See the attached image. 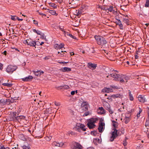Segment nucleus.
<instances>
[{"mask_svg":"<svg viewBox=\"0 0 149 149\" xmlns=\"http://www.w3.org/2000/svg\"><path fill=\"white\" fill-rule=\"evenodd\" d=\"M95 38L99 45L103 46L107 43V41L105 39L101 36L96 35L95 36Z\"/></svg>","mask_w":149,"mask_h":149,"instance_id":"obj_1","label":"nucleus"},{"mask_svg":"<svg viewBox=\"0 0 149 149\" xmlns=\"http://www.w3.org/2000/svg\"><path fill=\"white\" fill-rule=\"evenodd\" d=\"M98 120V119L96 118H91L88 122L87 125L88 127L90 129H93L95 127V124Z\"/></svg>","mask_w":149,"mask_h":149,"instance_id":"obj_2","label":"nucleus"},{"mask_svg":"<svg viewBox=\"0 0 149 149\" xmlns=\"http://www.w3.org/2000/svg\"><path fill=\"white\" fill-rule=\"evenodd\" d=\"M17 69V67L12 65H8L6 69V72L9 74H12Z\"/></svg>","mask_w":149,"mask_h":149,"instance_id":"obj_3","label":"nucleus"},{"mask_svg":"<svg viewBox=\"0 0 149 149\" xmlns=\"http://www.w3.org/2000/svg\"><path fill=\"white\" fill-rule=\"evenodd\" d=\"M117 130L116 129H114L113 131L111 132L110 137V141L112 142L118 136Z\"/></svg>","mask_w":149,"mask_h":149,"instance_id":"obj_4","label":"nucleus"},{"mask_svg":"<svg viewBox=\"0 0 149 149\" xmlns=\"http://www.w3.org/2000/svg\"><path fill=\"white\" fill-rule=\"evenodd\" d=\"M89 104L87 102H84L81 104V108L84 111H86L88 110Z\"/></svg>","mask_w":149,"mask_h":149,"instance_id":"obj_5","label":"nucleus"},{"mask_svg":"<svg viewBox=\"0 0 149 149\" xmlns=\"http://www.w3.org/2000/svg\"><path fill=\"white\" fill-rule=\"evenodd\" d=\"M82 146L79 143L74 142L72 149H82Z\"/></svg>","mask_w":149,"mask_h":149,"instance_id":"obj_6","label":"nucleus"},{"mask_svg":"<svg viewBox=\"0 0 149 149\" xmlns=\"http://www.w3.org/2000/svg\"><path fill=\"white\" fill-rule=\"evenodd\" d=\"M25 43H26L28 45L31 46L35 47L36 45V42L35 41L28 40L25 41Z\"/></svg>","mask_w":149,"mask_h":149,"instance_id":"obj_7","label":"nucleus"},{"mask_svg":"<svg viewBox=\"0 0 149 149\" xmlns=\"http://www.w3.org/2000/svg\"><path fill=\"white\" fill-rule=\"evenodd\" d=\"M110 76L114 78L113 80L117 81L118 80V78H120V75L116 73H113L111 74H110Z\"/></svg>","mask_w":149,"mask_h":149,"instance_id":"obj_8","label":"nucleus"},{"mask_svg":"<svg viewBox=\"0 0 149 149\" xmlns=\"http://www.w3.org/2000/svg\"><path fill=\"white\" fill-rule=\"evenodd\" d=\"M16 112H11L9 115L10 119L11 120H17V116H16Z\"/></svg>","mask_w":149,"mask_h":149,"instance_id":"obj_9","label":"nucleus"},{"mask_svg":"<svg viewBox=\"0 0 149 149\" xmlns=\"http://www.w3.org/2000/svg\"><path fill=\"white\" fill-rule=\"evenodd\" d=\"M104 123H103L102 121L100 120L98 128L99 131L100 132H102L103 131V127L104 126Z\"/></svg>","mask_w":149,"mask_h":149,"instance_id":"obj_10","label":"nucleus"},{"mask_svg":"<svg viewBox=\"0 0 149 149\" xmlns=\"http://www.w3.org/2000/svg\"><path fill=\"white\" fill-rule=\"evenodd\" d=\"M88 67L91 70L95 69L97 66V64L95 63H93L91 62H89L87 63Z\"/></svg>","mask_w":149,"mask_h":149,"instance_id":"obj_11","label":"nucleus"},{"mask_svg":"<svg viewBox=\"0 0 149 149\" xmlns=\"http://www.w3.org/2000/svg\"><path fill=\"white\" fill-rule=\"evenodd\" d=\"M130 113H128L126 114L125 116L124 120V122L127 124L128 123L130 120Z\"/></svg>","mask_w":149,"mask_h":149,"instance_id":"obj_12","label":"nucleus"},{"mask_svg":"<svg viewBox=\"0 0 149 149\" xmlns=\"http://www.w3.org/2000/svg\"><path fill=\"white\" fill-rule=\"evenodd\" d=\"M52 145L56 146H58L60 147H62L65 144L64 143L61 142L60 143H58L57 142L54 141L52 143Z\"/></svg>","mask_w":149,"mask_h":149,"instance_id":"obj_13","label":"nucleus"},{"mask_svg":"<svg viewBox=\"0 0 149 149\" xmlns=\"http://www.w3.org/2000/svg\"><path fill=\"white\" fill-rule=\"evenodd\" d=\"M33 78L32 76L29 75L28 77L22 78V80L24 81H31Z\"/></svg>","mask_w":149,"mask_h":149,"instance_id":"obj_14","label":"nucleus"},{"mask_svg":"<svg viewBox=\"0 0 149 149\" xmlns=\"http://www.w3.org/2000/svg\"><path fill=\"white\" fill-rule=\"evenodd\" d=\"M98 113L100 114H102L105 113V110L102 107H99L97 110Z\"/></svg>","mask_w":149,"mask_h":149,"instance_id":"obj_15","label":"nucleus"},{"mask_svg":"<svg viewBox=\"0 0 149 149\" xmlns=\"http://www.w3.org/2000/svg\"><path fill=\"white\" fill-rule=\"evenodd\" d=\"M64 46V44L62 43H61L60 44H55L54 45V47L57 49H60L63 48Z\"/></svg>","mask_w":149,"mask_h":149,"instance_id":"obj_16","label":"nucleus"},{"mask_svg":"<svg viewBox=\"0 0 149 149\" xmlns=\"http://www.w3.org/2000/svg\"><path fill=\"white\" fill-rule=\"evenodd\" d=\"M113 89L109 88H105L102 89V91L107 93H110L113 92Z\"/></svg>","mask_w":149,"mask_h":149,"instance_id":"obj_17","label":"nucleus"},{"mask_svg":"<svg viewBox=\"0 0 149 149\" xmlns=\"http://www.w3.org/2000/svg\"><path fill=\"white\" fill-rule=\"evenodd\" d=\"M123 22L129 25L128 23L129 22V20L128 19L127 15L126 16H123Z\"/></svg>","mask_w":149,"mask_h":149,"instance_id":"obj_18","label":"nucleus"},{"mask_svg":"<svg viewBox=\"0 0 149 149\" xmlns=\"http://www.w3.org/2000/svg\"><path fill=\"white\" fill-rule=\"evenodd\" d=\"M77 126L79 127L81 130L83 131H86V128H85V125L83 124H77Z\"/></svg>","mask_w":149,"mask_h":149,"instance_id":"obj_19","label":"nucleus"},{"mask_svg":"<svg viewBox=\"0 0 149 149\" xmlns=\"http://www.w3.org/2000/svg\"><path fill=\"white\" fill-rule=\"evenodd\" d=\"M147 101V100L145 98V96L143 95H140V102L144 103Z\"/></svg>","mask_w":149,"mask_h":149,"instance_id":"obj_20","label":"nucleus"},{"mask_svg":"<svg viewBox=\"0 0 149 149\" xmlns=\"http://www.w3.org/2000/svg\"><path fill=\"white\" fill-rule=\"evenodd\" d=\"M122 97L123 95L119 94H116L115 95H112V97L114 98L118 97L121 98H122Z\"/></svg>","mask_w":149,"mask_h":149,"instance_id":"obj_21","label":"nucleus"},{"mask_svg":"<svg viewBox=\"0 0 149 149\" xmlns=\"http://www.w3.org/2000/svg\"><path fill=\"white\" fill-rule=\"evenodd\" d=\"M71 70L70 68L66 67H64L62 70V71L63 72H68L71 71Z\"/></svg>","mask_w":149,"mask_h":149,"instance_id":"obj_22","label":"nucleus"},{"mask_svg":"<svg viewBox=\"0 0 149 149\" xmlns=\"http://www.w3.org/2000/svg\"><path fill=\"white\" fill-rule=\"evenodd\" d=\"M104 106L106 109L110 107L109 104L107 102H104Z\"/></svg>","mask_w":149,"mask_h":149,"instance_id":"obj_23","label":"nucleus"},{"mask_svg":"<svg viewBox=\"0 0 149 149\" xmlns=\"http://www.w3.org/2000/svg\"><path fill=\"white\" fill-rule=\"evenodd\" d=\"M129 91V96L130 100L131 101H132L133 100L134 98L132 95L131 93V91L130 90L128 91Z\"/></svg>","mask_w":149,"mask_h":149,"instance_id":"obj_24","label":"nucleus"},{"mask_svg":"<svg viewBox=\"0 0 149 149\" xmlns=\"http://www.w3.org/2000/svg\"><path fill=\"white\" fill-rule=\"evenodd\" d=\"M140 53V52L138 50L136 51V53L135 54V59H137L139 58V53Z\"/></svg>","mask_w":149,"mask_h":149,"instance_id":"obj_25","label":"nucleus"},{"mask_svg":"<svg viewBox=\"0 0 149 149\" xmlns=\"http://www.w3.org/2000/svg\"><path fill=\"white\" fill-rule=\"evenodd\" d=\"M17 120H18L19 119H23L24 120L25 119V117L24 116H17Z\"/></svg>","mask_w":149,"mask_h":149,"instance_id":"obj_26","label":"nucleus"},{"mask_svg":"<svg viewBox=\"0 0 149 149\" xmlns=\"http://www.w3.org/2000/svg\"><path fill=\"white\" fill-rule=\"evenodd\" d=\"M33 73L34 74L37 76H40V74L39 73V72H40V70H37V71L36 70H33Z\"/></svg>","mask_w":149,"mask_h":149,"instance_id":"obj_27","label":"nucleus"},{"mask_svg":"<svg viewBox=\"0 0 149 149\" xmlns=\"http://www.w3.org/2000/svg\"><path fill=\"white\" fill-rule=\"evenodd\" d=\"M145 125L147 128L148 129V127H149V118H147Z\"/></svg>","mask_w":149,"mask_h":149,"instance_id":"obj_28","label":"nucleus"},{"mask_svg":"<svg viewBox=\"0 0 149 149\" xmlns=\"http://www.w3.org/2000/svg\"><path fill=\"white\" fill-rule=\"evenodd\" d=\"M49 12L52 15H56V16L58 15L57 14H56V11L54 10H49Z\"/></svg>","mask_w":149,"mask_h":149,"instance_id":"obj_29","label":"nucleus"},{"mask_svg":"<svg viewBox=\"0 0 149 149\" xmlns=\"http://www.w3.org/2000/svg\"><path fill=\"white\" fill-rule=\"evenodd\" d=\"M2 85L4 86H7L9 87H11L12 85V84L10 83H4Z\"/></svg>","mask_w":149,"mask_h":149,"instance_id":"obj_30","label":"nucleus"},{"mask_svg":"<svg viewBox=\"0 0 149 149\" xmlns=\"http://www.w3.org/2000/svg\"><path fill=\"white\" fill-rule=\"evenodd\" d=\"M91 114V112H90L89 111H87L85 112V113H84V114L83 115V116H87L88 115H89Z\"/></svg>","mask_w":149,"mask_h":149,"instance_id":"obj_31","label":"nucleus"},{"mask_svg":"<svg viewBox=\"0 0 149 149\" xmlns=\"http://www.w3.org/2000/svg\"><path fill=\"white\" fill-rule=\"evenodd\" d=\"M33 31L34 32L36 33L38 35H41L42 34V32L38 30L33 29Z\"/></svg>","mask_w":149,"mask_h":149,"instance_id":"obj_32","label":"nucleus"},{"mask_svg":"<svg viewBox=\"0 0 149 149\" xmlns=\"http://www.w3.org/2000/svg\"><path fill=\"white\" fill-rule=\"evenodd\" d=\"M49 5L51 7H53L54 8H57V5L53 3H50Z\"/></svg>","mask_w":149,"mask_h":149,"instance_id":"obj_33","label":"nucleus"},{"mask_svg":"<svg viewBox=\"0 0 149 149\" xmlns=\"http://www.w3.org/2000/svg\"><path fill=\"white\" fill-rule=\"evenodd\" d=\"M23 149H30V147L29 146L24 145L22 146Z\"/></svg>","mask_w":149,"mask_h":149,"instance_id":"obj_34","label":"nucleus"},{"mask_svg":"<svg viewBox=\"0 0 149 149\" xmlns=\"http://www.w3.org/2000/svg\"><path fill=\"white\" fill-rule=\"evenodd\" d=\"M113 10V8L112 6H110L109 8L106 9V10H108L110 12H112Z\"/></svg>","mask_w":149,"mask_h":149,"instance_id":"obj_35","label":"nucleus"},{"mask_svg":"<svg viewBox=\"0 0 149 149\" xmlns=\"http://www.w3.org/2000/svg\"><path fill=\"white\" fill-rule=\"evenodd\" d=\"M112 12L116 15L118 16L119 15V13H118L116 11H115L113 10V11H112Z\"/></svg>","mask_w":149,"mask_h":149,"instance_id":"obj_36","label":"nucleus"},{"mask_svg":"<svg viewBox=\"0 0 149 149\" xmlns=\"http://www.w3.org/2000/svg\"><path fill=\"white\" fill-rule=\"evenodd\" d=\"M11 19L14 21H15L17 19V16H11Z\"/></svg>","mask_w":149,"mask_h":149,"instance_id":"obj_37","label":"nucleus"},{"mask_svg":"<svg viewBox=\"0 0 149 149\" xmlns=\"http://www.w3.org/2000/svg\"><path fill=\"white\" fill-rule=\"evenodd\" d=\"M63 89H68L69 88V86H68L66 85H63Z\"/></svg>","mask_w":149,"mask_h":149,"instance_id":"obj_38","label":"nucleus"},{"mask_svg":"<svg viewBox=\"0 0 149 149\" xmlns=\"http://www.w3.org/2000/svg\"><path fill=\"white\" fill-rule=\"evenodd\" d=\"M107 110H108L109 113L111 114H112L113 113V111L112 110L110 107L109 109H107Z\"/></svg>","mask_w":149,"mask_h":149,"instance_id":"obj_39","label":"nucleus"},{"mask_svg":"<svg viewBox=\"0 0 149 149\" xmlns=\"http://www.w3.org/2000/svg\"><path fill=\"white\" fill-rule=\"evenodd\" d=\"M52 138V136H47L45 137L46 140L47 141H49Z\"/></svg>","mask_w":149,"mask_h":149,"instance_id":"obj_40","label":"nucleus"},{"mask_svg":"<svg viewBox=\"0 0 149 149\" xmlns=\"http://www.w3.org/2000/svg\"><path fill=\"white\" fill-rule=\"evenodd\" d=\"M149 6V0H146V3L145 4V6L148 7Z\"/></svg>","mask_w":149,"mask_h":149,"instance_id":"obj_41","label":"nucleus"},{"mask_svg":"<svg viewBox=\"0 0 149 149\" xmlns=\"http://www.w3.org/2000/svg\"><path fill=\"white\" fill-rule=\"evenodd\" d=\"M113 126L115 127H116L117 126L118 123L114 121H113Z\"/></svg>","mask_w":149,"mask_h":149,"instance_id":"obj_42","label":"nucleus"},{"mask_svg":"<svg viewBox=\"0 0 149 149\" xmlns=\"http://www.w3.org/2000/svg\"><path fill=\"white\" fill-rule=\"evenodd\" d=\"M123 145L124 146H125L127 144V142L126 140H124L123 141Z\"/></svg>","mask_w":149,"mask_h":149,"instance_id":"obj_43","label":"nucleus"},{"mask_svg":"<svg viewBox=\"0 0 149 149\" xmlns=\"http://www.w3.org/2000/svg\"><path fill=\"white\" fill-rule=\"evenodd\" d=\"M129 79V77L125 75V81H127V80Z\"/></svg>","mask_w":149,"mask_h":149,"instance_id":"obj_44","label":"nucleus"},{"mask_svg":"<svg viewBox=\"0 0 149 149\" xmlns=\"http://www.w3.org/2000/svg\"><path fill=\"white\" fill-rule=\"evenodd\" d=\"M63 33H64V35L66 36V35H67V36H69V34H70V33L68 32H66V31H64V32H63Z\"/></svg>","mask_w":149,"mask_h":149,"instance_id":"obj_45","label":"nucleus"},{"mask_svg":"<svg viewBox=\"0 0 149 149\" xmlns=\"http://www.w3.org/2000/svg\"><path fill=\"white\" fill-rule=\"evenodd\" d=\"M56 89H58V90L59 89H63V85L60 86H58V87H56Z\"/></svg>","mask_w":149,"mask_h":149,"instance_id":"obj_46","label":"nucleus"},{"mask_svg":"<svg viewBox=\"0 0 149 149\" xmlns=\"http://www.w3.org/2000/svg\"><path fill=\"white\" fill-rule=\"evenodd\" d=\"M120 80H118V81H120V83H123L124 82H125V81H124V80L122 78H120Z\"/></svg>","mask_w":149,"mask_h":149,"instance_id":"obj_47","label":"nucleus"},{"mask_svg":"<svg viewBox=\"0 0 149 149\" xmlns=\"http://www.w3.org/2000/svg\"><path fill=\"white\" fill-rule=\"evenodd\" d=\"M76 129H77V130L79 132H81V129L78 126H77L76 127Z\"/></svg>","mask_w":149,"mask_h":149,"instance_id":"obj_48","label":"nucleus"},{"mask_svg":"<svg viewBox=\"0 0 149 149\" xmlns=\"http://www.w3.org/2000/svg\"><path fill=\"white\" fill-rule=\"evenodd\" d=\"M41 35V36L42 38L43 39H45V38L46 36H45V35L44 33H42V34Z\"/></svg>","mask_w":149,"mask_h":149,"instance_id":"obj_49","label":"nucleus"},{"mask_svg":"<svg viewBox=\"0 0 149 149\" xmlns=\"http://www.w3.org/2000/svg\"><path fill=\"white\" fill-rule=\"evenodd\" d=\"M3 69V64L0 63V70H1Z\"/></svg>","mask_w":149,"mask_h":149,"instance_id":"obj_50","label":"nucleus"},{"mask_svg":"<svg viewBox=\"0 0 149 149\" xmlns=\"http://www.w3.org/2000/svg\"><path fill=\"white\" fill-rule=\"evenodd\" d=\"M81 13V11H80L79 10H78V12H77L76 13H77V16H79V15H80Z\"/></svg>","mask_w":149,"mask_h":149,"instance_id":"obj_51","label":"nucleus"},{"mask_svg":"<svg viewBox=\"0 0 149 149\" xmlns=\"http://www.w3.org/2000/svg\"><path fill=\"white\" fill-rule=\"evenodd\" d=\"M120 29H123V25L122 24H120V25H119Z\"/></svg>","mask_w":149,"mask_h":149,"instance_id":"obj_52","label":"nucleus"},{"mask_svg":"<svg viewBox=\"0 0 149 149\" xmlns=\"http://www.w3.org/2000/svg\"><path fill=\"white\" fill-rule=\"evenodd\" d=\"M33 22L34 24H36V25H38V23L37 21H36L35 20H33Z\"/></svg>","mask_w":149,"mask_h":149,"instance_id":"obj_53","label":"nucleus"},{"mask_svg":"<svg viewBox=\"0 0 149 149\" xmlns=\"http://www.w3.org/2000/svg\"><path fill=\"white\" fill-rule=\"evenodd\" d=\"M146 62V61L145 60H142V61L141 62V64L142 65H144L143 64V63H145Z\"/></svg>","mask_w":149,"mask_h":149,"instance_id":"obj_54","label":"nucleus"},{"mask_svg":"<svg viewBox=\"0 0 149 149\" xmlns=\"http://www.w3.org/2000/svg\"><path fill=\"white\" fill-rule=\"evenodd\" d=\"M125 76L124 75H120V78H122L124 80H125Z\"/></svg>","mask_w":149,"mask_h":149,"instance_id":"obj_55","label":"nucleus"},{"mask_svg":"<svg viewBox=\"0 0 149 149\" xmlns=\"http://www.w3.org/2000/svg\"><path fill=\"white\" fill-rule=\"evenodd\" d=\"M55 104L56 106H59L60 105V104L59 102H55Z\"/></svg>","mask_w":149,"mask_h":149,"instance_id":"obj_56","label":"nucleus"},{"mask_svg":"<svg viewBox=\"0 0 149 149\" xmlns=\"http://www.w3.org/2000/svg\"><path fill=\"white\" fill-rule=\"evenodd\" d=\"M39 13L40 15H42V16L45 17L46 16V15L45 14L42 13H41L39 12Z\"/></svg>","mask_w":149,"mask_h":149,"instance_id":"obj_57","label":"nucleus"},{"mask_svg":"<svg viewBox=\"0 0 149 149\" xmlns=\"http://www.w3.org/2000/svg\"><path fill=\"white\" fill-rule=\"evenodd\" d=\"M59 28L61 31H62L63 32H64V31L63 30V26H62L61 27L60 26Z\"/></svg>","mask_w":149,"mask_h":149,"instance_id":"obj_58","label":"nucleus"},{"mask_svg":"<svg viewBox=\"0 0 149 149\" xmlns=\"http://www.w3.org/2000/svg\"><path fill=\"white\" fill-rule=\"evenodd\" d=\"M44 73V72L42 71H40V72H39V73L40 74V76L42 74H43Z\"/></svg>","mask_w":149,"mask_h":149,"instance_id":"obj_59","label":"nucleus"},{"mask_svg":"<svg viewBox=\"0 0 149 149\" xmlns=\"http://www.w3.org/2000/svg\"><path fill=\"white\" fill-rule=\"evenodd\" d=\"M120 24H122L121 21H120V20H118L117 22V24L119 25Z\"/></svg>","mask_w":149,"mask_h":149,"instance_id":"obj_60","label":"nucleus"},{"mask_svg":"<svg viewBox=\"0 0 149 149\" xmlns=\"http://www.w3.org/2000/svg\"><path fill=\"white\" fill-rule=\"evenodd\" d=\"M75 93V91H72L71 92V94L72 95H74V94Z\"/></svg>","mask_w":149,"mask_h":149,"instance_id":"obj_61","label":"nucleus"},{"mask_svg":"<svg viewBox=\"0 0 149 149\" xmlns=\"http://www.w3.org/2000/svg\"><path fill=\"white\" fill-rule=\"evenodd\" d=\"M59 3H61L63 1V0H55Z\"/></svg>","mask_w":149,"mask_h":149,"instance_id":"obj_62","label":"nucleus"},{"mask_svg":"<svg viewBox=\"0 0 149 149\" xmlns=\"http://www.w3.org/2000/svg\"><path fill=\"white\" fill-rule=\"evenodd\" d=\"M17 19L18 21H22L23 20V19H19L18 17H17Z\"/></svg>","mask_w":149,"mask_h":149,"instance_id":"obj_63","label":"nucleus"},{"mask_svg":"<svg viewBox=\"0 0 149 149\" xmlns=\"http://www.w3.org/2000/svg\"><path fill=\"white\" fill-rule=\"evenodd\" d=\"M10 149H17L16 147H10Z\"/></svg>","mask_w":149,"mask_h":149,"instance_id":"obj_64","label":"nucleus"}]
</instances>
